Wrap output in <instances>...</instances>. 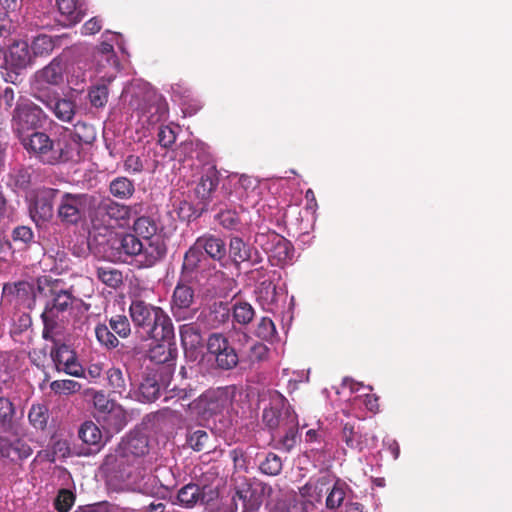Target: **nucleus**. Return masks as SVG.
<instances>
[{"label": "nucleus", "mask_w": 512, "mask_h": 512, "mask_svg": "<svg viewBox=\"0 0 512 512\" xmlns=\"http://www.w3.org/2000/svg\"><path fill=\"white\" fill-rule=\"evenodd\" d=\"M21 144L31 157L44 165L66 163L78 156V145L68 130L55 139L44 132L33 131L28 136H21Z\"/></svg>", "instance_id": "obj_1"}, {"label": "nucleus", "mask_w": 512, "mask_h": 512, "mask_svg": "<svg viewBox=\"0 0 512 512\" xmlns=\"http://www.w3.org/2000/svg\"><path fill=\"white\" fill-rule=\"evenodd\" d=\"M129 315L134 328L144 339H174V327L170 317L159 306L150 304L138 295L131 298Z\"/></svg>", "instance_id": "obj_2"}, {"label": "nucleus", "mask_w": 512, "mask_h": 512, "mask_svg": "<svg viewBox=\"0 0 512 512\" xmlns=\"http://www.w3.org/2000/svg\"><path fill=\"white\" fill-rule=\"evenodd\" d=\"M129 105L149 125L161 122L168 115L165 98L146 83L132 87Z\"/></svg>", "instance_id": "obj_3"}, {"label": "nucleus", "mask_w": 512, "mask_h": 512, "mask_svg": "<svg viewBox=\"0 0 512 512\" xmlns=\"http://www.w3.org/2000/svg\"><path fill=\"white\" fill-rule=\"evenodd\" d=\"M94 201V196L87 193H63L58 203L57 216L66 225H76L86 217Z\"/></svg>", "instance_id": "obj_4"}, {"label": "nucleus", "mask_w": 512, "mask_h": 512, "mask_svg": "<svg viewBox=\"0 0 512 512\" xmlns=\"http://www.w3.org/2000/svg\"><path fill=\"white\" fill-rule=\"evenodd\" d=\"M131 324L126 315H113L108 320V325L99 323L95 327V336L102 347L107 350L116 349L120 345L117 338L125 339L131 334Z\"/></svg>", "instance_id": "obj_5"}, {"label": "nucleus", "mask_w": 512, "mask_h": 512, "mask_svg": "<svg viewBox=\"0 0 512 512\" xmlns=\"http://www.w3.org/2000/svg\"><path fill=\"white\" fill-rule=\"evenodd\" d=\"M142 249L143 242L135 234L126 233L110 238L105 253L111 262L129 263L139 258Z\"/></svg>", "instance_id": "obj_6"}, {"label": "nucleus", "mask_w": 512, "mask_h": 512, "mask_svg": "<svg viewBox=\"0 0 512 512\" xmlns=\"http://www.w3.org/2000/svg\"><path fill=\"white\" fill-rule=\"evenodd\" d=\"M195 289L180 279L176 284L170 303L171 313L177 321L193 319L199 308L197 307Z\"/></svg>", "instance_id": "obj_7"}, {"label": "nucleus", "mask_w": 512, "mask_h": 512, "mask_svg": "<svg viewBox=\"0 0 512 512\" xmlns=\"http://www.w3.org/2000/svg\"><path fill=\"white\" fill-rule=\"evenodd\" d=\"M47 115L33 102L24 100L18 102L13 113V128L19 139L21 136H28L26 131L35 130L43 125Z\"/></svg>", "instance_id": "obj_8"}, {"label": "nucleus", "mask_w": 512, "mask_h": 512, "mask_svg": "<svg viewBox=\"0 0 512 512\" xmlns=\"http://www.w3.org/2000/svg\"><path fill=\"white\" fill-rule=\"evenodd\" d=\"M171 368H147L139 384V400L145 403L154 402L163 387H168L172 379Z\"/></svg>", "instance_id": "obj_9"}, {"label": "nucleus", "mask_w": 512, "mask_h": 512, "mask_svg": "<svg viewBox=\"0 0 512 512\" xmlns=\"http://www.w3.org/2000/svg\"><path fill=\"white\" fill-rule=\"evenodd\" d=\"M207 351L214 357L218 369L232 370L239 363L238 353L222 333H212L208 337Z\"/></svg>", "instance_id": "obj_10"}, {"label": "nucleus", "mask_w": 512, "mask_h": 512, "mask_svg": "<svg viewBox=\"0 0 512 512\" xmlns=\"http://www.w3.org/2000/svg\"><path fill=\"white\" fill-rule=\"evenodd\" d=\"M235 388L233 386L208 389L198 399V407L204 414L214 415L227 409L233 400Z\"/></svg>", "instance_id": "obj_11"}, {"label": "nucleus", "mask_w": 512, "mask_h": 512, "mask_svg": "<svg viewBox=\"0 0 512 512\" xmlns=\"http://www.w3.org/2000/svg\"><path fill=\"white\" fill-rule=\"evenodd\" d=\"M268 490H272L270 486L262 485L261 489L258 486L245 484L237 488L232 501L235 506V512H257L262 504V494Z\"/></svg>", "instance_id": "obj_12"}, {"label": "nucleus", "mask_w": 512, "mask_h": 512, "mask_svg": "<svg viewBox=\"0 0 512 512\" xmlns=\"http://www.w3.org/2000/svg\"><path fill=\"white\" fill-rule=\"evenodd\" d=\"M297 416L286 399L279 395L270 402V406L263 410L262 420L270 430L281 431L287 425L289 417Z\"/></svg>", "instance_id": "obj_13"}, {"label": "nucleus", "mask_w": 512, "mask_h": 512, "mask_svg": "<svg viewBox=\"0 0 512 512\" xmlns=\"http://www.w3.org/2000/svg\"><path fill=\"white\" fill-rule=\"evenodd\" d=\"M51 358L58 372H64L74 377H82L84 369L77 359L73 349L66 344H56L51 350Z\"/></svg>", "instance_id": "obj_14"}, {"label": "nucleus", "mask_w": 512, "mask_h": 512, "mask_svg": "<svg viewBox=\"0 0 512 512\" xmlns=\"http://www.w3.org/2000/svg\"><path fill=\"white\" fill-rule=\"evenodd\" d=\"M34 97L51 110L55 117L63 122H71L76 105L71 99L60 98L56 93L39 91Z\"/></svg>", "instance_id": "obj_15"}, {"label": "nucleus", "mask_w": 512, "mask_h": 512, "mask_svg": "<svg viewBox=\"0 0 512 512\" xmlns=\"http://www.w3.org/2000/svg\"><path fill=\"white\" fill-rule=\"evenodd\" d=\"M173 339L161 340L162 343H158L149 350V359L153 362L151 366L147 368H171V375L175 371V363L177 358V347L176 343L172 342Z\"/></svg>", "instance_id": "obj_16"}, {"label": "nucleus", "mask_w": 512, "mask_h": 512, "mask_svg": "<svg viewBox=\"0 0 512 512\" xmlns=\"http://www.w3.org/2000/svg\"><path fill=\"white\" fill-rule=\"evenodd\" d=\"M139 210H141L140 204L127 206L106 197L99 202L97 214L102 218L107 217L109 220L120 222L128 220L132 214H137Z\"/></svg>", "instance_id": "obj_17"}, {"label": "nucleus", "mask_w": 512, "mask_h": 512, "mask_svg": "<svg viewBox=\"0 0 512 512\" xmlns=\"http://www.w3.org/2000/svg\"><path fill=\"white\" fill-rule=\"evenodd\" d=\"M59 192L58 189L47 187L36 192L33 207L30 210L33 219L47 221L52 218L53 203Z\"/></svg>", "instance_id": "obj_18"}, {"label": "nucleus", "mask_w": 512, "mask_h": 512, "mask_svg": "<svg viewBox=\"0 0 512 512\" xmlns=\"http://www.w3.org/2000/svg\"><path fill=\"white\" fill-rule=\"evenodd\" d=\"M118 445L119 451L124 454L130 464L145 456L149 451L148 438L139 433H130Z\"/></svg>", "instance_id": "obj_19"}, {"label": "nucleus", "mask_w": 512, "mask_h": 512, "mask_svg": "<svg viewBox=\"0 0 512 512\" xmlns=\"http://www.w3.org/2000/svg\"><path fill=\"white\" fill-rule=\"evenodd\" d=\"M64 314L46 303L45 309L41 314L44 324L42 332L44 339L56 342L55 338L62 335L65 323Z\"/></svg>", "instance_id": "obj_20"}, {"label": "nucleus", "mask_w": 512, "mask_h": 512, "mask_svg": "<svg viewBox=\"0 0 512 512\" xmlns=\"http://www.w3.org/2000/svg\"><path fill=\"white\" fill-rule=\"evenodd\" d=\"M229 257L236 267H239L243 262H250L252 265L261 262L258 251L237 236L230 238Z\"/></svg>", "instance_id": "obj_21"}, {"label": "nucleus", "mask_w": 512, "mask_h": 512, "mask_svg": "<svg viewBox=\"0 0 512 512\" xmlns=\"http://www.w3.org/2000/svg\"><path fill=\"white\" fill-rule=\"evenodd\" d=\"M342 440L350 449L361 452L368 445V433L359 421H348L342 428Z\"/></svg>", "instance_id": "obj_22"}, {"label": "nucleus", "mask_w": 512, "mask_h": 512, "mask_svg": "<svg viewBox=\"0 0 512 512\" xmlns=\"http://www.w3.org/2000/svg\"><path fill=\"white\" fill-rule=\"evenodd\" d=\"M33 453L31 446L23 439L17 438L14 441L0 437V456L17 463L29 458Z\"/></svg>", "instance_id": "obj_23"}, {"label": "nucleus", "mask_w": 512, "mask_h": 512, "mask_svg": "<svg viewBox=\"0 0 512 512\" xmlns=\"http://www.w3.org/2000/svg\"><path fill=\"white\" fill-rule=\"evenodd\" d=\"M196 243L197 247H200L206 257L217 262H222L226 259L227 249L222 238L211 233H205L196 239Z\"/></svg>", "instance_id": "obj_24"}, {"label": "nucleus", "mask_w": 512, "mask_h": 512, "mask_svg": "<svg viewBox=\"0 0 512 512\" xmlns=\"http://www.w3.org/2000/svg\"><path fill=\"white\" fill-rule=\"evenodd\" d=\"M145 241L146 243H143V249L139 253L137 262L139 267L148 268L154 266L165 256L166 246L159 237H153Z\"/></svg>", "instance_id": "obj_25"}, {"label": "nucleus", "mask_w": 512, "mask_h": 512, "mask_svg": "<svg viewBox=\"0 0 512 512\" xmlns=\"http://www.w3.org/2000/svg\"><path fill=\"white\" fill-rule=\"evenodd\" d=\"M219 185V177L215 169H209L203 174L197 183L194 193L202 205L201 210H205Z\"/></svg>", "instance_id": "obj_26"}, {"label": "nucleus", "mask_w": 512, "mask_h": 512, "mask_svg": "<svg viewBox=\"0 0 512 512\" xmlns=\"http://www.w3.org/2000/svg\"><path fill=\"white\" fill-rule=\"evenodd\" d=\"M56 4L61 17L58 22L63 27L73 26L82 20L84 12L78 0H56Z\"/></svg>", "instance_id": "obj_27"}, {"label": "nucleus", "mask_w": 512, "mask_h": 512, "mask_svg": "<svg viewBox=\"0 0 512 512\" xmlns=\"http://www.w3.org/2000/svg\"><path fill=\"white\" fill-rule=\"evenodd\" d=\"M63 82L62 61L54 58L47 66L37 71L35 74V83L37 86L44 84L59 85Z\"/></svg>", "instance_id": "obj_28"}, {"label": "nucleus", "mask_w": 512, "mask_h": 512, "mask_svg": "<svg viewBox=\"0 0 512 512\" xmlns=\"http://www.w3.org/2000/svg\"><path fill=\"white\" fill-rule=\"evenodd\" d=\"M205 489L206 486L200 487L195 483L186 484L177 493L178 503L186 508H192L198 503H206Z\"/></svg>", "instance_id": "obj_29"}, {"label": "nucleus", "mask_w": 512, "mask_h": 512, "mask_svg": "<svg viewBox=\"0 0 512 512\" xmlns=\"http://www.w3.org/2000/svg\"><path fill=\"white\" fill-rule=\"evenodd\" d=\"M78 436L90 449L86 454L98 452L102 447V432L92 421H85L78 430Z\"/></svg>", "instance_id": "obj_30"}, {"label": "nucleus", "mask_w": 512, "mask_h": 512, "mask_svg": "<svg viewBox=\"0 0 512 512\" xmlns=\"http://www.w3.org/2000/svg\"><path fill=\"white\" fill-rule=\"evenodd\" d=\"M3 296H15L21 302L35 300L34 285L28 281L6 283L2 288Z\"/></svg>", "instance_id": "obj_31"}, {"label": "nucleus", "mask_w": 512, "mask_h": 512, "mask_svg": "<svg viewBox=\"0 0 512 512\" xmlns=\"http://www.w3.org/2000/svg\"><path fill=\"white\" fill-rule=\"evenodd\" d=\"M108 385L114 394H118L120 397H128L130 394L129 390V378L126 377L123 371L118 367H111L106 372Z\"/></svg>", "instance_id": "obj_32"}, {"label": "nucleus", "mask_w": 512, "mask_h": 512, "mask_svg": "<svg viewBox=\"0 0 512 512\" xmlns=\"http://www.w3.org/2000/svg\"><path fill=\"white\" fill-rule=\"evenodd\" d=\"M287 425L277 432L278 443L280 447L286 451H290L297 442L298 434V418L297 416H288Z\"/></svg>", "instance_id": "obj_33"}, {"label": "nucleus", "mask_w": 512, "mask_h": 512, "mask_svg": "<svg viewBox=\"0 0 512 512\" xmlns=\"http://www.w3.org/2000/svg\"><path fill=\"white\" fill-rule=\"evenodd\" d=\"M110 194L120 200L130 199L135 193V185L132 180L127 177L119 176L109 183Z\"/></svg>", "instance_id": "obj_34"}, {"label": "nucleus", "mask_w": 512, "mask_h": 512, "mask_svg": "<svg viewBox=\"0 0 512 512\" xmlns=\"http://www.w3.org/2000/svg\"><path fill=\"white\" fill-rule=\"evenodd\" d=\"M10 64L15 69H24L31 64L29 46L26 42L14 43L10 48Z\"/></svg>", "instance_id": "obj_35"}, {"label": "nucleus", "mask_w": 512, "mask_h": 512, "mask_svg": "<svg viewBox=\"0 0 512 512\" xmlns=\"http://www.w3.org/2000/svg\"><path fill=\"white\" fill-rule=\"evenodd\" d=\"M231 316V309L227 303L215 302L211 305L207 315V322L213 328L226 324Z\"/></svg>", "instance_id": "obj_36"}, {"label": "nucleus", "mask_w": 512, "mask_h": 512, "mask_svg": "<svg viewBox=\"0 0 512 512\" xmlns=\"http://www.w3.org/2000/svg\"><path fill=\"white\" fill-rule=\"evenodd\" d=\"M204 260H206V256L200 247H197V243L195 241L194 244L184 254L182 274H191L195 272Z\"/></svg>", "instance_id": "obj_37"}, {"label": "nucleus", "mask_w": 512, "mask_h": 512, "mask_svg": "<svg viewBox=\"0 0 512 512\" xmlns=\"http://www.w3.org/2000/svg\"><path fill=\"white\" fill-rule=\"evenodd\" d=\"M229 457L232 460L236 471L247 473L250 468H253L254 465H256L250 449L244 450L242 448H234L229 451Z\"/></svg>", "instance_id": "obj_38"}, {"label": "nucleus", "mask_w": 512, "mask_h": 512, "mask_svg": "<svg viewBox=\"0 0 512 512\" xmlns=\"http://www.w3.org/2000/svg\"><path fill=\"white\" fill-rule=\"evenodd\" d=\"M350 491L348 485L340 480L335 481L326 496V507L330 510L339 508Z\"/></svg>", "instance_id": "obj_39"}, {"label": "nucleus", "mask_w": 512, "mask_h": 512, "mask_svg": "<svg viewBox=\"0 0 512 512\" xmlns=\"http://www.w3.org/2000/svg\"><path fill=\"white\" fill-rule=\"evenodd\" d=\"M231 309L233 323L239 325L249 324L255 317V310L252 305L245 301H236Z\"/></svg>", "instance_id": "obj_40"}, {"label": "nucleus", "mask_w": 512, "mask_h": 512, "mask_svg": "<svg viewBox=\"0 0 512 512\" xmlns=\"http://www.w3.org/2000/svg\"><path fill=\"white\" fill-rule=\"evenodd\" d=\"M126 465H130L127 458L119 451V445L113 452L105 456L101 468L108 473L122 472Z\"/></svg>", "instance_id": "obj_41"}, {"label": "nucleus", "mask_w": 512, "mask_h": 512, "mask_svg": "<svg viewBox=\"0 0 512 512\" xmlns=\"http://www.w3.org/2000/svg\"><path fill=\"white\" fill-rule=\"evenodd\" d=\"M96 277L106 286L117 289L123 284V274L120 270L109 266H101L96 270Z\"/></svg>", "instance_id": "obj_42"}, {"label": "nucleus", "mask_w": 512, "mask_h": 512, "mask_svg": "<svg viewBox=\"0 0 512 512\" xmlns=\"http://www.w3.org/2000/svg\"><path fill=\"white\" fill-rule=\"evenodd\" d=\"M50 293L52 298L47 304L53 306L56 310L65 313L72 307L75 298L70 291L63 289L58 290L56 287H53Z\"/></svg>", "instance_id": "obj_43"}, {"label": "nucleus", "mask_w": 512, "mask_h": 512, "mask_svg": "<svg viewBox=\"0 0 512 512\" xmlns=\"http://www.w3.org/2000/svg\"><path fill=\"white\" fill-rule=\"evenodd\" d=\"M282 466L281 458L273 452L266 453L258 463L260 472L267 476L279 475L282 471Z\"/></svg>", "instance_id": "obj_44"}, {"label": "nucleus", "mask_w": 512, "mask_h": 512, "mask_svg": "<svg viewBox=\"0 0 512 512\" xmlns=\"http://www.w3.org/2000/svg\"><path fill=\"white\" fill-rule=\"evenodd\" d=\"M78 145V151L82 143L90 144L96 138V132L92 125L85 122H77L74 125V133L69 132Z\"/></svg>", "instance_id": "obj_45"}, {"label": "nucleus", "mask_w": 512, "mask_h": 512, "mask_svg": "<svg viewBox=\"0 0 512 512\" xmlns=\"http://www.w3.org/2000/svg\"><path fill=\"white\" fill-rule=\"evenodd\" d=\"M157 229L158 227L155 221L146 216L138 217L133 224L135 234L141 236L144 240L153 238Z\"/></svg>", "instance_id": "obj_46"}, {"label": "nucleus", "mask_w": 512, "mask_h": 512, "mask_svg": "<svg viewBox=\"0 0 512 512\" xmlns=\"http://www.w3.org/2000/svg\"><path fill=\"white\" fill-rule=\"evenodd\" d=\"M215 220L226 230L240 231L241 219L235 210H223L216 214Z\"/></svg>", "instance_id": "obj_47"}, {"label": "nucleus", "mask_w": 512, "mask_h": 512, "mask_svg": "<svg viewBox=\"0 0 512 512\" xmlns=\"http://www.w3.org/2000/svg\"><path fill=\"white\" fill-rule=\"evenodd\" d=\"M210 439L211 435L208 432L198 429L188 432L186 441L190 448L194 451L200 452L210 448Z\"/></svg>", "instance_id": "obj_48"}, {"label": "nucleus", "mask_w": 512, "mask_h": 512, "mask_svg": "<svg viewBox=\"0 0 512 512\" xmlns=\"http://www.w3.org/2000/svg\"><path fill=\"white\" fill-rule=\"evenodd\" d=\"M48 418V409L45 405L34 404L31 406L28 413V419L34 428L44 430L47 426Z\"/></svg>", "instance_id": "obj_49"}, {"label": "nucleus", "mask_w": 512, "mask_h": 512, "mask_svg": "<svg viewBox=\"0 0 512 512\" xmlns=\"http://www.w3.org/2000/svg\"><path fill=\"white\" fill-rule=\"evenodd\" d=\"M179 332L181 342L185 348H193L201 342L200 330L193 323L181 325Z\"/></svg>", "instance_id": "obj_50"}, {"label": "nucleus", "mask_w": 512, "mask_h": 512, "mask_svg": "<svg viewBox=\"0 0 512 512\" xmlns=\"http://www.w3.org/2000/svg\"><path fill=\"white\" fill-rule=\"evenodd\" d=\"M56 40L52 36L40 34L32 42L31 49L36 56L49 55L55 48Z\"/></svg>", "instance_id": "obj_51"}, {"label": "nucleus", "mask_w": 512, "mask_h": 512, "mask_svg": "<svg viewBox=\"0 0 512 512\" xmlns=\"http://www.w3.org/2000/svg\"><path fill=\"white\" fill-rule=\"evenodd\" d=\"M93 402H94L95 407L99 411H101V412L109 411L110 412V417H112V416L121 417L119 422L116 424V430L117 431L121 430L124 427L125 421H124L123 412L121 410L110 411V406L112 404L107 399V397L105 396L104 393L96 392L94 397H93Z\"/></svg>", "instance_id": "obj_52"}, {"label": "nucleus", "mask_w": 512, "mask_h": 512, "mask_svg": "<svg viewBox=\"0 0 512 512\" xmlns=\"http://www.w3.org/2000/svg\"><path fill=\"white\" fill-rule=\"evenodd\" d=\"M255 335L264 341L272 342L277 337L274 322L269 317H262L257 323Z\"/></svg>", "instance_id": "obj_53"}, {"label": "nucleus", "mask_w": 512, "mask_h": 512, "mask_svg": "<svg viewBox=\"0 0 512 512\" xmlns=\"http://www.w3.org/2000/svg\"><path fill=\"white\" fill-rule=\"evenodd\" d=\"M109 90L106 84H97L90 88L88 98L95 108H102L108 102Z\"/></svg>", "instance_id": "obj_54"}, {"label": "nucleus", "mask_w": 512, "mask_h": 512, "mask_svg": "<svg viewBox=\"0 0 512 512\" xmlns=\"http://www.w3.org/2000/svg\"><path fill=\"white\" fill-rule=\"evenodd\" d=\"M330 488V480L327 476H322L316 481L310 482L305 486V489H307L311 497L315 494L316 501H320L323 494H327Z\"/></svg>", "instance_id": "obj_55"}, {"label": "nucleus", "mask_w": 512, "mask_h": 512, "mask_svg": "<svg viewBox=\"0 0 512 512\" xmlns=\"http://www.w3.org/2000/svg\"><path fill=\"white\" fill-rule=\"evenodd\" d=\"M15 415V408L9 398L0 396V427L8 428L11 426L13 417Z\"/></svg>", "instance_id": "obj_56"}, {"label": "nucleus", "mask_w": 512, "mask_h": 512, "mask_svg": "<svg viewBox=\"0 0 512 512\" xmlns=\"http://www.w3.org/2000/svg\"><path fill=\"white\" fill-rule=\"evenodd\" d=\"M50 389L56 394H74L81 390V384L75 380H55L51 382Z\"/></svg>", "instance_id": "obj_57"}, {"label": "nucleus", "mask_w": 512, "mask_h": 512, "mask_svg": "<svg viewBox=\"0 0 512 512\" xmlns=\"http://www.w3.org/2000/svg\"><path fill=\"white\" fill-rule=\"evenodd\" d=\"M75 502V495L68 489H60L54 500V507L58 512H68Z\"/></svg>", "instance_id": "obj_58"}, {"label": "nucleus", "mask_w": 512, "mask_h": 512, "mask_svg": "<svg viewBox=\"0 0 512 512\" xmlns=\"http://www.w3.org/2000/svg\"><path fill=\"white\" fill-rule=\"evenodd\" d=\"M276 243L274 246V256L279 262L284 263L291 259L292 246L291 243L284 237L276 236Z\"/></svg>", "instance_id": "obj_59"}, {"label": "nucleus", "mask_w": 512, "mask_h": 512, "mask_svg": "<svg viewBox=\"0 0 512 512\" xmlns=\"http://www.w3.org/2000/svg\"><path fill=\"white\" fill-rule=\"evenodd\" d=\"M176 141V132L170 126H161L158 131V143L163 148H170Z\"/></svg>", "instance_id": "obj_60"}, {"label": "nucleus", "mask_w": 512, "mask_h": 512, "mask_svg": "<svg viewBox=\"0 0 512 512\" xmlns=\"http://www.w3.org/2000/svg\"><path fill=\"white\" fill-rule=\"evenodd\" d=\"M34 234L28 226H17L12 231V239L14 242H20L24 245H28L33 241Z\"/></svg>", "instance_id": "obj_61"}, {"label": "nucleus", "mask_w": 512, "mask_h": 512, "mask_svg": "<svg viewBox=\"0 0 512 512\" xmlns=\"http://www.w3.org/2000/svg\"><path fill=\"white\" fill-rule=\"evenodd\" d=\"M124 170L130 174L141 173L144 169L143 161L138 155L130 154L124 160Z\"/></svg>", "instance_id": "obj_62"}, {"label": "nucleus", "mask_w": 512, "mask_h": 512, "mask_svg": "<svg viewBox=\"0 0 512 512\" xmlns=\"http://www.w3.org/2000/svg\"><path fill=\"white\" fill-rule=\"evenodd\" d=\"M269 349L262 343L254 344L249 353V360L251 363H258L268 359Z\"/></svg>", "instance_id": "obj_63"}, {"label": "nucleus", "mask_w": 512, "mask_h": 512, "mask_svg": "<svg viewBox=\"0 0 512 512\" xmlns=\"http://www.w3.org/2000/svg\"><path fill=\"white\" fill-rule=\"evenodd\" d=\"M258 290L260 298L267 303H274L276 301V286L272 281L261 282Z\"/></svg>", "instance_id": "obj_64"}]
</instances>
